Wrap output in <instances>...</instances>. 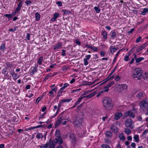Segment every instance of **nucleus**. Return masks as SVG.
<instances>
[{
    "instance_id": "obj_1",
    "label": "nucleus",
    "mask_w": 148,
    "mask_h": 148,
    "mask_svg": "<svg viewBox=\"0 0 148 148\" xmlns=\"http://www.w3.org/2000/svg\"><path fill=\"white\" fill-rule=\"evenodd\" d=\"M102 102L103 106L107 110L112 109L113 104L112 99L109 97H105L103 98Z\"/></svg>"
},
{
    "instance_id": "obj_2",
    "label": "nucleus",
    "mask_w": 148,
    "mask_h": 148,
    "mask_svg": "<svg viewBox=\"0 0 148 148\" xmlns=\"http://www.w3.org/2000/svg\"><path fill=\"white\" fill-rule=\"evenodd\" d=\"M132 76L133 78H137L138 80L140 79L142 77V71L140 68H135L134 71Z\"/></svg>"
},
{
    "instance_id": "obj_3",
    "label": "nucleus",
    "mask_w": 148,
    "mask_h": 148,
    "mask_svg": "<svg viewBox=\"0 0 148 148\" xmlns=\"http://www.w3.org/2000/svg\"><path fill=\"white\" fill-rule=\"evenodd\" d=\"M83 119L79 116H76L75 117L73 121L76 127H79L82 125Z\"/></svg>"
},
{
    "instance_id": "obj_4",
    "label": "nucleus",
    "mask_w": 148,
    "mask_h": 148,
    "mask_svg": "<svg viewBox=\"0 0 148 148\" xmlns=\"http://www.w3.org/2000/svg\"><path fill=\"white\" fill-rule=\"evenodd\" d=\"M139 105L143 110H147L145 114L148 115V102L146 100H144L140 102L139 103Z\"/></svg>"
},
{
    "instance_id": "obj_5",
    "label": "nucleus",
    "mask_w": 148,
    "mask_h": 148,
    "mask_svg": "<svg viewBox=\"0 0 148 148\" xmlns=\"http://www.w3.org/2000/svg\"><path fill=\"white\" fill-rule=\"evenodd\" d=\"M133 122V120L130 119H126L125 121V124L126 127H130L132 129V127L131 126Z\"/></svg>"
},
{
    "instance_id": "obj_6",
    "label": "nucleus",
    "mask_w": 148,
    "mask_h": 148,
    "mask_svg": "<svg viewBox=\"0 0 148 148\" xmlns=\"http://www.w3.org/2000/svg\"><path fill=\"white\" fill-rule=\"evenodd\" d=\"M47 144L48 148H55L56 144L53 140H52L51 138H49Z\"/></svg>"
},
{
    "instance_id": "obj_7",
    "label": "nucleus",
    "mask_w": 148,
    "mask_h": 148,
    "mask_svg": "<svg viewBox=\"0 0 148 148\" xmlns=\"http://www.w3.org/2000/svg\"><path fill=\"white\" fill-rule=\"evenodd\" d=\"M55 144L58 143L59 144H62L63 143V141L61 137H59L53 139Z\"/></svg>"
},
{
    "instance_id": "obj_8",
    "label": "nucleus",
    "mask_w": 148,
    "mask_h": 148,
    "mask_svg": "<svg viewBox=\"0 0 148 148\" xmlns=\"http://www.w3.org/2000/svg\"><path fill=\"white\" fill-rule=\"evenodd\" d=\"M110 129V130L114 133H116L118 131V127L115 126L114 124H113L112 125Z\"/></svg>"
},
{
    "instance_id": "obj_9",
    "label": "nucleus",
    "mask_w": 148,
    "mask_h": 148,
    "mask_svg": "<svg viewBox=\"0 0 148 148\" xmlns=\"http://www.w3.org/2000/svg\"><path fill=\"white\" fill-rule=\"evenodd\" d=\"M63 119V118L62 117H60L59 118H58L55 123V127H56L58 126H59L62 121Z\"/></svg>"
},
{
    "instance_id": "obj_10",
    "label": "nucleus",
    "mask_w": 148,
    "mask_h": 148,
    "mask_svg": "<svg viewBox=\"0 0 148 148\" xmlns=\"http://www.w3.org/2000/svg\"><path fill=\"white\" fill-rule=\"evenodd\" d=\"M23 1H20L17 4V7L16 9V11L19 12L20 11V9H21V7L23 6Z\"/></svg>"
},
{
    "instance_id": "obj_11",
    "label": "nucleus",
    "mask_w": 148,
    "mask_h": 148,
    "mask_svg": "<svg viewBox=\"0 0 148 148\" xmlns=\"http://www.w3.org/2000/svg\"><path fill=\"white\" fill-rule=\"evenodd\" d=\"M91 55H87L86 56V58H85L84 59V65L85 66H86L88 64V60L90 58Z\"/></svg>"
},
{
    "instance_id": "obj_12",
    "label": "nucleus",
    "mask_w": 148,
    "mask_h": 148,
    "mask_svg": "<svg viewBox=\"0 0 148 148\" xmlns=\"http://www.w3.org/2000/svg\"><path fill=\"white\" fill-rule=\"evenodd\" d=\"M62 45V42L58 43L56 45L53 46V49L55 50L60 49Z\"/></svg>"
},
{
    "instance_id": "obj_13",
    "label": "nucleus",
    "mask_w": 148,
    "mask_h": 148,
    "mask_svg": "<svg viewBox=\"0 0 148 148\" xmlns=\"http://www.w3.org/2000/svg\"><path fill=\"white\" fill-rule=\"evenodd\" d=\"M85 46L86 48L91 49L95 51H97L98 50V48L95 46L92 47L91 45H89L87 44L85 45Z\"/></svg>"
},
{
    "instance_id": "obj_14",
    "label": "nucleus",
    "mask_w": 148,
    "mask_h": 148,
    "mask_svg": "<svg viewBox=\"0 0 148 148\" xmlns=\"http://www.w3.org/2000/svg\"><path fill=\"white\" fill-rule=\"evenodd\" d=\"M101 36H103V38L106 40L108 38V33L105 30H102L101 32Z\"/></svg>"
},
{
    "instance_id": "obj_15",
    "label": "nucleus",
    "mask_w": 148,
    "mask_h": 148,
    "mask_svg": "<svg viewBox=\"0 0 148 148\" xmlns=\"http://www.w3.org/2000/svg\"><path fill=\"white\" fill-rule=\"evenodd\" d=\"M59 15L60 14L58 13H55L53 14V17L51 18V21L52 22L56 21V18L59 16Z\"/></svg>"
},
{
    "instance_id": "obj_16",
    "label": "nucleus",
    "mask_w": 148,
    "mask_h": 148,
    "mask_svg": "<svg viewBox=\"0 0 148 148\" xmlns=\"http://www.w3.org/2000/svg\"><path fill=\"white\" fill-rule=\"evenodd\" d=\"M122 116V114L121 112L116 114L114 117L115 120H118Z\"/></svg>"
},
{
    "instance_id": "obj_17",
    "label": "nucleus",
    "mask_w": 148,
    "mask_h": 148,
    "mask_svg": "<svg viewBox=\"0 0 148 148\" xmlns=\"http://www.w3.org/2000/svg\"><path fill=\"white\" fill-rule=\"evenodd\" d=\"M106 137L108 138H111L112 136V133L110 131H107L105 133Z\"/></svg>"
},
{
    "instance_id": "obj_18",
    "label": "nucleus",
    "mask_w": 148,
    "mask_h": 148,
    "mask_svg": "<svg viewBox=\"0 0 148 148\" xmlns=\"http://www.w3.org/2000/svg\"><path fill=\"white\" fill-rule=\"evenodd\" d=\"M128 113L129 115V117L132 118H134L135 117V115L134 112L131 110H130L128 111Z\"/></svg>"
},
{
    "instance_id": "obj_19",
    "label": "nucleus",
    "mask_w": 148,
    "mask_h": 148,
    "mask_svg": "<svg viewBox=\"0 0 148 148\" xmlns=\"http://www.w3.org/2000/svg\"><path fill=\"white\" fill-rule=\"evenodd\" d=\"M144 59V58L143 57H140L138 58H137L136 59L135 63L136 64H137Z\"/></svg>"
},
{
    "instance_id": "obj_20",
    "label": "nucleus",
    "mask_w": 148,
    "mask_h": 148,
    "mask_svg": "<svg viewBox=\"0 0 148 148\" xmlns=\"http://www.w3.org/2000/svg\"><path fill=\"white\" fill-rule=\"evenodd\" d=\"M111 76V75H110V74H109V75H108V76L105 79L101 81V82H103L102 83H101L100 84V85H102V84L106 83L109 80H111L110 79V76Z\"/></svg>"
},
{
    "instance_id": "obj_21",
    "label": "nucleus",
    "mask_w": 148,
    "mask_h": 148,
    "mask_svg": "<svg viewBox=\"0 0 148 148\" xmlns=\"http://www.w3.org/2000/svg\"><path fill=\"white\" fill-rule=\"evenodd\" d=\"M119 137L120 140H122L123 141L125 140V137L124 136L123 133L120 134L119 136Z\"/></svg>"
},
{
    "instance_id": "obj_22",
    "label": "nucleus",
    "mask_w": 148,
    "mask_h": 148,
    "mask_svg": "<svg viewBox=\"0 0 148 148\" xmlns=\"http://www.w3.org/2000/svg\"><path fill=\"white\" fill-rule=\"evenodd\" d=\"M10 120L14 123H16L18 122V117L14 116L11 118Z\"/></svg>"
},
{
    "instance_id": "obj_23",
    "label": "nucleus",
    "mask_w": 148,
    "mask_h": 148,
    "mask_svg": "<svg viewBox=\"0 0 148 148\" xmlns=\"http://www.w3.org/2000/svg\"><path fill=\"white\" fill-rule=\"evenodd\" d=\"M95 94V92H94L89 95H88L86 96L83 97L87 98H90L93 97Z\"/></svg>"
},
{
    "instance_id": "obj_24",
    "label": "nucleus",
    "mask_w": 148,
    "mask_h": 148,
    "mask_svg": "<svg viewBox=\"0 0 148 148\" xmlns=\"http://www.w3.org/2000/svg\"><path fill=\"white\" fill-rule=\"evenodd\" d=\"M35 20L36 21H39L40 18V14L38 12H36L35 14Z\"/></svg>"
},
{
    "instance_id": "obj_25",
    "label": "nucleus",
    "mask_w": 148,
    "mask_h": 148,
    "mask_svg": "<svg viewBox=\"0 0 148 148\" xmlns=\"http://www.w3.org/2000/svg\"><path fill=\"white\" fill-rule=\"evenodd\" d=\"M148 12V9L147 8H144L143 9V11L141 12L140 14L142 15H145L146 13Z\"/></svg>"
},
{
    "instance_id": "obj_26",
    "label": "nucleus",
    "mask_w": 148,
    "mask_h": 148,
    "mask_svg": "<svg viewBox=\"0 0 148 148\" xmlns=\"http://www.w3.org/2000/svg\"><path fill=\"white\" fill-rule=\"evenodd\" d=\"M11 74L12 76L15 79H17L18 77V76L17 74L16 73H15L14 72H11Z\"/></svg>"
},
{
    "instance_id": "obj_27",
    "label": "nucleus",
    "mask_w": 148,
    "mask_h": 148,
    "mask_svg": "<svg viewBox=\"0 0 148 148\" xmlns=\"http://www.w3.org/2000/svg\"><path fill=\"white\" fill-rule=\"evenodd\" d=\"M62 11L63 12L64 14H65L68 15L69 14L71 13V12L68 10H66L65 9H63L62 10Z\"/></svg>"
},
{
    "instance_id": "obj_28",
    "label": "nucleus",
    "mask_w": 148,
    "mask_h": 148,
    "mask_svg": "<svg viewBox=\"0 0 148 148\" xmlns=\"http://www.w3.org/2000/svg\"><path fill=\"white\" fill-rule=\"evenodd\" d=\"M124 132L127 134L129 135L131 134V131L130 129L126 128L125 129Z\"/></svg>"
},
{
    "instance_id": "obj_29",
    "label": "nucleus",
    "mask_w": 148,
    "mask_h": 148,
    "mask_svg": "<svg viewBox=\"0 0 148 148\" xmlns=\"http://www.w3.org/2000/svg\"><path fill=\"white\" fill-rule=\"evenodd\" d=\"M60 135V130H56L55 132V136L58 137H61Z\"/></svg>"
},
{
    "instance_id": "obj_30",
    "label": "nucleus",
    "mask_w": 148,
    "mask_h": 148,
    "mask_svg": "<svg viewBox=\"0 0 148 148\" xmlns=\"http://www.w3.org/2000/svg\"><path fill=\"white\" fill-rule=\"evenodd\" d=\"M72 99V98H70L69 99H64V100H60V102L61 103H64L65 102H68L71 101Z\"/></svg>"
},
{
    "instance_id": "obj_31",
    "label": "nucleus",
    "mask_w": 148,
    "mask_h": 148,
    "mask_svg": "<svg viewBox=\"0 0 148 148\" xmlns=\"http://www.w3.org/2000/svg\"><path fill=\"white\" fill-rule=\"evenodd\" d=\"M143 93L142 92H139L138 93L137 95L136 96L137 98H138V99H140L141 97H143Z\"/></svg>"
},
{
    "instance_id": "obj_32",
    "label": "nucleus",
    "mask_w": 148,
    "mask_h": 148,
    "mask_svg": "<svg viewBox=\"0 0 148 148\" xmlns=\"http://www.w3.org/2000/svg\"><path fill=\"white\" fill-rule=\"evenodd\" d=\"M5 49V43H3L1 44L0 46V49L2 50L3 51H4Z\"/></svg>"
},
{
    "instance_id": "obj_33",
    "label": "nucleus",
    "mask_w": 148,
    "mask_h": 148,
    "mask_svg": "<svg viewBox=\"0 0 148 148\" xmlns=\"http://www.w3.org/2000/svg\"><path fill=\"white\" fill-rule=\"evenodd\" d=\"M43 57L41 56L40 57L38 60L37 63L39 65H41L42 64V62L43 60Z\"/></svg>"
},
{
    "instance_id": "obj_34",
    "label": "nucleus",
    "mask_w": 148,
    "mask_h": 148,
    "mask_svg": "<svg viewBox=\"0 0 148 148\" xmlns=\"http://www.w3.org/2000/svg\"><path fill=\"white\" fill-rule=\"evenodd\" d=\"M40 148H48V144L47 143H46L45 144H42L41 145H39L38 146Z\"/></svg>"
},
{
    "instance_id": "obj_35",
    "label": "nucleus",
    "mask_w": 148,
    "mask_h": 148,
    "mask_svg": "<svg viewBox=\"0 0 148 148\" xmlns=\"http://www.w3.org/2000/svg\"><path fill=\"white\" fill-rule=\"evenodd\" d=\"M63 90L61 88L60 89V90L58 91V93L57 97L58 98L61 95V94L62 93Z\"/></svg>"
},
{
    "instance_id": "obj_36",
    "label": "nucleus",
    "mask_w": 148,
    "mask_h": 148,
    "mask_svg": "<svg viewBox=\"0 0 148 148\" xmlns=\"http://www.w3.org/2000/svg\"><path fill=\"white\" fill-rule=\"evenodd\" d=\"M94 8L97 13H99L101 11V10L99 6L98 7H95Z\"/></svg>"
},
{
    "instance_id": "obj_37",
    "label": "nucleus",
    "mask_w": 148,
    "mask_h": 148,
    "mask_svg": "<svg viewBox=\"0 0 148 148\" xmlns=\"http://www.w3.org/2000/svg\"><path fill=\"white\" fill-rule=\"evenodd\" d=\"M137 45H136L135 46H133L132 49L130 50V51L129 52V55L131 54L134 51L135 49L137 48L136 47Z\"/></svg>"
},
{
    "instance_id": "obj_38",
    "label": "nucleus",
    "mask_w": 148,
    "mask_h": 148,
    "mask_svg": "<svg viewBox=\"0 0 148 148\" xmlns=\"http://www.w3.org/2000/svg\"><path fill=\"white\" fill-rule=\"evenodd\" d=\"M143 49L140 45V47H138L136 51V53H138L140 51L142 50Z\"/></svg>"
},
{
    "instance_id": "obj_39",
    "label": "nucleus",
    "mask_w": 148,
    "mask_h": 148,
    "mask_svg": "<svg viewBox=\"0 0 148 148\" xmlns=\"http://www.w3.org/2000/svg\"><path fill=\"white\" fill-rule=\"evenodd\" d=\"M102 148H111L108 145L103 144L101 145Z\"/></svg>"
},
{
    "instance_id": "obj_40",
    "label": "nucleus",
    "mask_w": 148,
    "mask_h": 148,
    "mask_svg": "<svg viewBox=\"0 0 148 148\" xmlns=\"http://www.w3.org/2000/svg\"><path fill=\"white\" fill-rule=\"evenodd\" d=\"M134 139L136 142H138L139 141V138L138 135H136L134 137Z\"/></svg>"
},
{
    "instance_id": "obj_41",
    "label": "nucleus",
    "mask_w": 148,
    "mask_h": 148,
    "mask_svg": "<svg viewBox=\"0 0 148 148\" xmlns=\"http://www.w3.org/2000/svg\"><path fill=\"white\" fill-rule=\"evenodd\" d=\"M112 46L110 48V51L111 53H113L116 51L117 49V48H116L114 47L112 48Z\"/></svg>"
},
{
    "instance_id": "obj_42",
    "label": "nucleus",
    "mask_w": 148,
    "mask_h": 148,
    "mask_svg": "<svg viewBox=\"0 0 148 148\" xmlns=\"http://www.w3.org/2000/svg\"><path fill=\"white\" fill-rule=\"evenodd\" d=\"M116 34L115 33V31L114 30L112 32V34L111 36V37L113 38H114L116 37Z\"/></svg>"
},
{
    "instance_id": "obj_43",
    "label": "nucleus",
    "mask_w": 148,
    "mask_h": 148,
    "mask_svg": "<svg viewBox=\"0 0 148 148\" xmlns=\"http://www.w3.org/2000/svg\"><path fill=\"white\" fill-rule=\"evenodd\" d=\"M121 87L123 89L125 90L127 88V86L126 84H122L121 85Z\"/></svg>"
},
{
    "instance_id": "obj_44",
    "label": "nucleus",
    "mask_w": 148,
    "mask_h": 148,
    "mask_svg": "<svg viewBox=\"0 0 148 148\" xmlns=\"http://www.w3.org/2000/svg\"><path fill=\"white\" fill-rule=\"evenodd\" d=\"M148 45V43L147 42L143 44L142 45H140L142 48L143 49L146 47Z\"/></svg>"
},
{
    "instance_id": "obj_45",
    "label": "nucleus",
    "mask_w": 148,
    "mask_h": 148,
    "mask_svg": "<svg viewBox=\"0 0 148 148\" xmlns=\"http://www.w3.org/2000/svg\"><path fill=\"white\" fill-rule=\"evenodd\" d=\"M118 65V64H117L116 65L115 67L112 70V72L109 74L110 75H111L112 73L114 72L116 69V68Z\"/></svg>"
},
{
    "instance_id": "obj_46",
    "label": "nucleus",
    "mask_w": 148,
    "mask_h": 148,
    "mask_svg": "<svg viewBox=\"0 0 148 148\" xmlns=\"http://www.w3.org/2000/svg\"><path fill=\"white\" fill-rule=\"evenodd\" d=\"M130 59L129 57V56H125L124 57V60L125 61H129Z\"/></svg>"
},
{
    "instance_id": "obj_47",
    "label": "nucleus",
    "mask_w": 148,
    "mask_h": 148,
    "mask_svg": "<svg viewBox=\"0 0 148 148\" xmlns=\"http://www.w3.org/2000/svg\"><path fill=\"white\" fill-rule=\"evenodd\" d=\"M5 64L8 67L10 68H12V64L10 63L9 62L6 63H5Z\"/></svg>"
},
{
    "instance_id": "obj_48",
    "label": "nucleus",
    "mask_w": 148,
    "mask_h": 148,
    "mask_svg": "<svg viewBox=\"0 0 148 148\" xmlns=\"http://www.w3.org/2000/svg\"><path fill=\"white\" fill-rule=\"evenodd\" d=\"M136 58H135L134 59V58H133L128 63L131 64H132L134 62V60H136Z\"/></svg>"
},
{
    "instance_id": "obj_49",
    "label": "nucleus",
    "mask_w": 148,
    "mask_h": 148,
    "mask_svg": "<svg viewBox=\"0 0 148 148\" xmlns=\"http://www.w3.org/2000/svg\"><path fill=\"white\" fill-rule=\"evenodd\" d=\"M69 86V84H68L67 83H65L64 84L63 86V87H62V88H61L62 89L64 90L66 87L68 86Z\"/></svg>"
},
{
    "instance_id": "obj_50",
    "label": "nucleus",
    "mask_w": 148,
    "mask_h": 148,
    "mask_svg": "<svg viewBox=\"0 0 148 148\" xmlns=\"http://www.w3.org/2000/svg\"><path fill=\"white\" fill-rule=\"evenodd\" d=\"M55 74L52 75L51 73H49L46 76V78L48 79L49 78L51 77L52 76H54Z\"/></svg>"
},
{
    "instance_id": "obj_51",
    "label": "nucleus",
    "mask_w": 148,
    "mask_h": 148,
    "mask_svg": "<svg viewBox=\"0 0 148 148\" xmlns=\"http://www.w3.org/2000/svg\"><path fill=\"white\" fill-rule=\"evenodd\" d=\"M4 16L6 17H8L9 20L10 18H11L12 17V16L10 14H4Z\"/></svg>"
},
{
    "instance_id": "obj_52",
    "label": "nucleus",
    "mask_w": 148,
    "mask_h": 148,
    "mask_svg": "<svg viewBox=\"0 0 148 148\" xmlns=\"http://www.w3.org/2000/svg\"><path fill=\"white\" fill-rule=\"evenodd\" d=\"M25 3L27 5H28L32 3V2L29 0H27L25 1Z\"/></svg>"
},
{
    "instance_id": "obj_53",
    "label": "nucleus",
    "mask_w": 148,
    "mask_h": 148,
    "mask_svg": "<svg viewBox=\"0 0 148 148\" xmlns=\"http://www.w3.org/2000/svg\"><path fill=\"white\" fill-rule=\"evenodd\" d=\"M141 39L142 37L141 36H139L136 39V43L139 42Z\"/></svg>"
},
{
    "instance_id": "obj_54",
    "label": "nucleus",
    "mask_w": 148,
    "mask_h": 148,
    "mask_svg": "<svg viewBox=\"0 0 148 148\" xmlns=\"http://www.w3.org/2000/svg\"><path fill=\"white\" fill-rule=\"evenodd\" d=\"M17 27H14V29L13 28H11L9 30V31L11 32H14L16 30Z\"/></svg>"
},
{
    "instance_id": "obj_55",
    "label": "nucleus",
    "mask_w": 148,
    "mask_h": 148,
    "mask_svg": "<svg viewBox=\"0 0 148 148\" xmlns=\"http://www.w3.org/2000/svg\"><path fill=\"white\" fill-rule=\"evenodd\" d=\"M80 103L78 101H77L74 105L72 106L71 108L72 109L74 108L77 105L79 104Z\"/></svg>"
},
{
    "instance_id": "obj_56",
    "label": "nucleus",
    "mask_w": 148,
    "mask_h": 148,
    "mask_svg": "<svg viewBox=\"0 0 148 148\" xmlns=\"http://www.w3.org/2000/svg\"><path fill=\"white\" fill-rule=\"evenodd\" d=\"M56 4L58 5V6H61L62 5V3L61 1H58L56 2Z\"/></svg>"
},
{
    "instance_id": "obj_57",
    "label": "nucleus",
    "mask_w": 148,
    "mask_h": 148,
    "mask_svg": "<svg viewBox=\"0 0 148 148\" xmlns=\"http://www.w3.org/2000/svg\"><path fill=\"white\" fill-rule=\"evenodd\" d=\"M104 90L103 91H104L105 92L108 91L109 90V87L107 86H106L104 87Z\"/></svg>"
},
{
    "instance_id": "obj_58",
    "label": "nucleus",
    "mask_w": 148,
    "mask_h": 148,
    "mask_svg": "<svg viewBox=\"0 0 148 148\" xmlns=\"http://www.w3.org/2000/svg\"><path fill=\"white\" fill-rule=\"evenodd\" d=\"M18 12V11H16V10H15V12H12V14H10L13 17V16H14V15H16L17 12Z\"/></svg>"
},
{
    "instance_id": "obj_59",
    "label": "nucleus",
    "mask_w": 148,
    "mask_h": 148,
    "mask_svg": "<svg viewBox=\"0 0 148 148\" xmlns=\"http://www.w3.org/2000/svg\"><path fill=\"white\" fill-rule=\"evenodd\" d=\"M46 126V125H38L37 126H35L36 128H38L39 127H45Z\"/></svg>"
},
{
    "instance_id": "obj_60",
    "label": "nucleus",
    "mask_w": 148,
    "mask_h": 148,
    "mask_svg": "<svg viewBox=\"0 0 148 148\" xmlns=\"http://www.w3.org/2000/svg\"><path fill=\"white\" fill-rule=\"evenodd\" d=\"M134 28L131 29L130 31H128L127 33L128 35H130L131 34H132L134 30Z\"/></svg>"
},
{
    "instance_id": "obj_61",
    "label": "nucleus",
    "mask_w": 148,
    "mask_h": 148,
    "mask_svg": "<svg viewBox=\"0 0 148 148\" xmlns=\"http://www.w3.org/2000/svg\"><path fill=\"white\" fill-rule=\"evenodd\" d=\"M30 34L29 33H27V35L26 37V38L28 40H30Z\"/></svg>"
},
{
    "instance_id": "obj_62",
    "label": "nucleus",
    "mask_w": 148,
    "mask_h": 148,
    "mask_svg": "<svg viewBox=\"0 0 148 148\" xmlns=\"http://www.w3.org/2000/svg\"><path fill=\"white\" fill-rule=\"evenodd\" d=\"M40 135H41L40 133H38L36 136V138L38 139H39L40 138H41Z\"/></svg>"
},
{
    "instance_id": "obj_63",
    "label": "nucleus",
    "mask_w": 148,
    "mask_h": 148,
    "mask_svg": "<svg viewBox=\"0 0 148 148\" xmlns=\"http://www.w3.org/2000/svg\"><path fill=\"white\" fill-rule=\"evenodd\" d=\"M46 114L45 112H44L39 117V120H40V118L42 119L43 117L45 116Z\"/></svg>"
},
{
    "instance_id": "obj_64",
    "label": "nucleus",
    "mask_w": 148,
    "mask_h": 148,
    "mask_svg": "<svg viewBox=\"0 0 148 148\" xmlns=\"http://www.w3.org/2000/svg\"><path fill=\"white\" fill-rule=\"evenodd\" d=\"M145 76H144V79H148V73H145Z\"/></svg>"
}]
</instances>
